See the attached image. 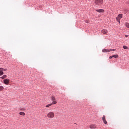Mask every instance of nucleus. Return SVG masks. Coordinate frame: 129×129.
<instances>
[{
  "label": "nucleus",
  "instance_id": "f257e3e1",
  "mask_svg": "<svg viewBox=\"0 0 129 129\" xmlns=\"http://www.w3.org/2000/svg\"><path fill=\"white\" fill-rule=\"evenodd\" d=\"M54 116L55 113H54V112H49L47 114V117H48V118H54Z\"/></svg>",
  "mask_w": 129,
  "mask_h": 129
},
{
  "label": "nucleus",
  "instance_id": "f03ea898",
  "mask_svg": "<svg viewBox=\"0 0 129 129\" xmlns=\"http://www.w3.org/2000/svg\"><path fill=\"white\" fill-rule=\"evenodd\" d=\"M95 4L97 6H100L103 4V0H95Z\"/></svg>",
  "mask_w": 129,
  "mask_h": 129
},
{
  "label": "nucleus",
  "instance_id": "7ed1b4c3",
  "mask_svg": "<svg viewBox=\"0 0 129 129\" xmlns=\"http://www.w3.org/2000/svg\"><path fill=\"white\" fill-rule=\"evenodd\" d=\"M4 84H6V85H9V84L10 83V80L8 79H4Z\"/></svg>",
  "mask_w": 129,
  "mask_h": 129
},
{
  "label": "nucleus",
  "instance_id": "20e7f679",
  "mask_svg": "<svg viewBox=\"0 0 129 129\" xmlns=\"http://www.w3.org/2000/svg\"><path fill=\"white\" fill-rule=\"evenodd\" d=\"M110 51H115V49H104L102 50V52L104 53H106V52H110Z\"/></svg>",
  "mask_w": 129,
  "mask_h": 129
},
{
  "label": "nucleus",
  "instance_id": "39448f33",
  "mask_svg": "<svg viewBox=\"0 0 129 129\" xmlns=\"http://www.w3.org/2000/svg\"><path fill=\"white\" fill-rule=\"evenodd\" d=\"M102 120L105 124H107V121H106V120L105 119V116L103 115L102 117Z\"/></svg>",
  "mask_w": 129,
  "mask_h": 129
},
{
  "label": "nucleus",
  "instance_id": "423d86ee",
  "mask_svg": "<svg viewBox=\"0 0 129 129\" xmlns=\"http://www.w3.org/2000/svg\"><path fill=\"white\" fill-rule=\"evenodd\" d=\"M101 33L102 34H107V33H108V31H107V30H106V29H103L101 31Z\"/></svg>",
  "mask_w": 129,
  "mask_h": 129
},
{
  "label": "nucleus",
  "instance_id": "0eeeda50",
  "mask_svg": "<svg viewBox=\"0 0 129 129\" xmlns=\"http://www.w3.org/2000/svg\"><path fill=\"white\" fill-rule=\"evenodd\" d=\"M4 75V69L0 68V76Z\"/></svg>",
  "mask_w": 129,
  "mask_h": 129
},
{
  "label": "nucleus",
  "instance_id": "6e6552de",
  "mask_svg": "<svg viewBox=\"0 0 129 129\" xmlns=\"http://www.w3.org/2000/svg\"><path fill=\"white\" fill-rule=\"evenodd\" d=\"M96 12H97L98 13H104V10L103 9H99V10H97Z\"/></svg>",
  "mask_w": 129,
  "mask_h": 129
},
{
  "label": "nucleus",
  "instance_id": "1a4fd4ad",
  "mask_svg": "<svg viewBox=\"0 0 129 129\" xmlns=\"http://www.w3.org/2000/svg\"><path fill=\"white\" fill-rule=\"evenodd\" d=\"M117 18L120 20V19L122 18V14H119Z\"/></svg>",
  "mask_w": 129,
  "mask_h": 129
},
{
  "label": "nucleus",
  "instance_id": "9d476101",
  "mask_svg": "<svg viewBox=\"0 0 129 129\" xmlns=\"http://www.w3.org/2000/svg\"><path fill=\"white\" fill-rule=\"evenodd\" d=\"M19 114H20V115H23V116H25V115H26V113H25V112H20L19 113Z\"/></svg>",
  "mask_w": 129,
  "mask_h": 129
},
{
  "label": "nucleus",
  "instance_id": "9b49d317",
  "mask_svg": "<svg viewBox=\"0 0 129 129\" xmlns=\"http://www.w3.org/2000/svg\"><path fill=\"white\" fill-rule=\"evenodd\" d=\"M5 89V88L3 86H0V91H3Z\"/></svg>",
  "mask_w": 129,
  "mask_h": 129
},
{
  "label": "nucleus",
  "instance_id": "f8f14e48",
  "mask_svg": "<svg viewBox=\"0 0 129 129\" xmlns=\"http://www.w3.org/2000/svg\"><path fill=\"white\" fill-rule=\"evenodd\" d=\"M123 49H124V50H128V47H127V46H126L125 45H123Z\"/></svg>",
  "mask_w": 129,
  "mask_h": 129
},
{
  "label": "nucleus",
  "instance_id": "ddd939ff",
  "mask_svg": "<svg viewBox=\"0 0 129 129\" xmlns=\"http://www.w3.org/2000/svg\"><path fill=\"white\" fill-rule=\"evenodd\" d=\"M6 77H7V75H4L3 76L1 77L0 78H1V79H5Z\"/></svg>",
  "mask_w": 129,
  "mask_h": 129
},
{
  "label": "nucleus",
  "instance_id": "4468645a",
  "mask_svg": "<svg viewBox=\"0 0 129 129\" xmlns=\"http://www.w3.org/2000/svg\"><path fill=\"white\" fill-rule=\"evenodd\" d=\"M112 56H113V58H118V55L117 54L113 55Z\"/></svg>",
  "mask_w": 129,
  "mask_h": 129
},
{
  "label": "nucleus",
  "instance_id": "2eb2a0df",
  "mask_svg": "<svg viewBox=\"0 0 129 129\" xmlns=\"http://www.w3.org/2000/svg\"><path fill=\"white\" fill-rule=\"evenodd\" d=\"M51 100H52V101H55L56 100V98H55V97L52 96L51 97Z\"/></svg>",
  "mask_w": 129,
  "mask_h": 129
},
{
  "label": "nucleus",
  "instance_id": "dca6fc26",
  "mask_svg": "<svg viewBox=\"0 0 129 129\" xmlns=\"http://www.w3.org/2000/svg\"><path fill=\"white\" fill-rule=\"evenodd\" d=\"M90 127L91 128V129H93V128H95V126L94 125H90Z\"/></svg>",
  "mask_w": 129,
  "mask_h": 129
},
{
  "label": "nucleus",
  "instance_id": "f3484780",
  "mask_svg": "<svg viewBox=\"0 0 129 129\" xmlns=\"http://www.w3.org/2000/svg\"><path fill=\"white\" fill-rule=\"evenodd\" d=\"M57 103V101H53L51 103H50L51 104V105H53V104H56Z\"/></svg>",
  "mask_w": 129,
  "mask_h": 129
},
{
  "label": "nucleus",
  "instance_id": "a211bd4d",
  "mask_svg": "<svg viewBox=\"0 0 129 129\" xmlns=\"http://www.w3.org/2000/svg\"><path fill=\"white\" fill-rule=\"evenodd\" d=\"M116 20L117 22H118V23H120V19L118 18V17L116 18Z\"/></svg>",
  "mask_w": 129,
  "mask_h": 129
},
{
  "label": "nucleus",
  "instance_id": "6ab92c4d",
  "mask_svg": "<svg viewBox=\"0 0 129 129\" xmlns=\"http://www.w3.org/2000/svg\"><path fill=\"white\" fill-rule=\"evenodd\" d=\"M52 105V104H48L45 106V107H49V106H51Z\"/></svg>",
  "mask_w": 129,
  "mask_h": 129
},
{
  "label": "nucleus",
  "instance_id": "aec40b11",
  "mask_svg": "<svg viewBox=\"0 0 129 129\" xmlns=\"http://www.w3.org/2000/svg\"><path fill=\"white\" fill-rule=\"evenodd\" d=\"M125 26L127 28H129V23H125Z\"/></svg>",
  "mask_w": 129,
  "mask_h": 129
},
{
  "label": "nucleus",
  "instance_id": "412c9836",
  "mask_svg": "<svg viewBox=\"0 0 129 129\" xmlns=\"http://www.w3.org/2000/svg\"><path fill=\"white\" fill-rule=\"evenodd\" d=\"M112 58H113L112 55L109 57V59H112Z\"/></svg>",
  "mask_w": 129,
  "mask_h": 129
},
{
  "label": "nucleus",
  "instance_id": "4be33fe9",
  "mask_svg": "<svg viewBox=\"0 0 129 129\" xmlns=\"http://www.w3.org/2000/svg\"><path fill=\"white\" fill-rule=\"evenodd\" d=\"M7 69H3V71H7Z\"/></svg>",
  "mask_w": 129,
  "mask_h": 129
},
{
  "label": "nucleus",
  "instance_id": "5701e85b",
  "mask_svg": "<svg viewBox=\"0 0 129 129\" xmlns=\"http://www.w3.org/2000/svg\"><path fill=\"white\" fill-rule=\"evenodd\" d=\"M125 37H126V38H127V37H128V35H125Z\"/></svg>",
  "mask_w": 129,
  "mask_h": 129
}]
</instances>
